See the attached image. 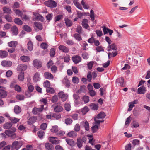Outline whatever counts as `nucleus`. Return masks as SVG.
<instances>
[{
	"mask_svg": "<svg viewBox=\"0 0 150 150\" xmlns=\"http://www.w3.org/2000/svg\"><path fill=\"white\" fill-rule=\"evenodd\" d=\"M22 145L21 142L18 141H15L12 144L11 148L13 149H15L18 150Z\"/></svg>",
	"mask_w": 150,
	"mask_h": 150,
	"instance_id": "nucleus-3",
	"label": "nucleus"
},
{
	"mask_svg": "<svg viewBox=\"0 0 150 150\" xmlns=\"http://www.w3.org/2000/svg\"><path fill=\"white\" fill-rule=\"evenodd\" d=\"M73 3L74 5L79 9L82 10L83 8L82 6L78 1V0H73Z\"/></svg>",
	"mask_w": 150,
	"mask_h": 150,
	"instance_id": "nucleus-23",
	"label": "nucleus"
},
{
	"mask_svg": "<svg viewBox=\"0 0 150 150\" xmlns=\"http://www.w3.org/2000/svg\"><path fill=\"white\" fill-rule=\"evenodd\" d=\"M58 96L63 102L65 101L68 97V95L65 94L64 92L62 91H61L58 93Z\"/></svg>",
	"mask_w": 150,
	"mask_h": 150,
	"instance_id": "nucleus-5",
	"label": "nucleus"
},
{
	"mask_svg": "<svg viewBox=\"0 0 150 150\" xmlns=\"http://www.w3.org/2000/svg\"><path fill=\"white\" fill-rule=\"evenodd\" d=\"M17 45V42L16 41H11L8 43V46L11 47H15Z\"/></svg>",
	"mask_w": 150,
	"mask_h": 150,
	"instance_id": "nucleus-30",
	"label": "nucleus"
},
{
	"mask_svg": "<svg viewBox=\"0 0 150 150\" xmlns=\"http://www.w3.org/2000/svg\"><path fill=\"white\" fill-rule=\"evenodd\" d=\"M8 55V52L5 50H0V57L3 58L6 57Z\"/></svg>",
	"mask_w": 150,
	"mask_h": 150,
	"instance_id": "nucleus-22",
	"label": "nucleus"
},
{
	"mask_svg": "<svg viewBox=\"0 0 150 150\" xmlns=\"http://www.w3.org/2000/svg\"><path fill=\"white\" fill-rule=\"evenodd\" d=\"M52 17L53 14L52 13L48 14L46 16V19L47 20L50 21L52 19Z\"/></svg>",
	"mask_w": 150,
	"mask_h": 150,
	"instance_id": "nucleus-64",
	"label": "nucleus"
},
{
	"mask_svg": "<svg viewBox=\"0 0 150 150\" xmlns=\"http://www.w3.org/2000/svg\"><path fill=\"white\" fill-rule=\"evenodd\" d=\"M86 15V13H81V12L77 11V16L78 18H81L83 16Z\"/></svg>",
	"mask_w": 150,
	"mask_h": 150,
	"instance_id": "nucleus-43",
	"label": "nucleus"
},
{
	"mask_svg": "<svg viewBox=\"0 0 150 150\" xmlns=\"http://www.w3.org/2000/svg\"><path fill=\"white\" fill-rule=\"evenodd\" d=\"M1 65L6 67H8L11 66L12 64V62L10 61H3L1 62Z\"/></svg>",
	"mask_w": 150,
	"mask_h": 150,
	"instance_id": "nucleus-11",
	"label": "nucleus"
},
{
	"mask_svg": "<svg viewBox=\"0 0 150 150\" xmlns=\"http://www.w3.org/2000/svg\"><path fill=\"white\" fill-rule=\"evenodd\" d=\"M62 82L68 88L69 87L70 85V82L67 78H64L62 80Z\"/></svg>",
	"mask_w": 150,
	"mask_h": 150,
	"instance_id": "nucleus-28",
	"label": "nucleus"
},
{
	"mask_svg": "<svg viewBox=\"0 0 150 150\" xmlns=\"http://www.w3.org/2000/svg\"><path fill=\"white\" fill-rule=\"evenodd\" d=\"M131 119L132 118L130 116H129L127 118L125 123V126H127L129 125Z\"/></svg>",
	"mask_w": 150,
	"mask_h": 150,
	"instance_id": "nucleus-50",
	"label": "nucleus"
},
{
	"mask_svg": "<svg viewBox=\"0 0 150 150\" xmlns=\"http://www.w3.org/2000/svg\"><path fill=\"white\" fill-rule=\"evenodd\" d=\"M93 133L96 132L98 129V127L97 125H94L91 127Z\"/></svg>",
	"mask_w": 150,
	"mask_h": 150,
	"instance_id": "nucleus-56",
	"label": "nucleus"
},
{
	"mask_svg": "<svg viewBox=\"0 0 150 150\" xmlns=\"http://www.w3.org/2000/svg\"><path fill=\"white\" fill-rule=\"evenodd\" d=\"M138 100H135L133 101L130 102L128 104L129 105V107L128 109L129 111H131L133 108V107L135 106V104L137 103Z\"/></svg>",
	"mask_w": 150,
	"mask_h": 150,
	"instance_id": "nucleus-8",
	"label": "nucleus"
},
{
	"mask_svg": "<svg viewBox=\"0 0 150 150\" xmlns=\"http://www.w3.org/2000/svg\"><path fill=\"white\" fill-rule=\"evenodd\" d=\"M12 33L14 35H16L18 34V30L16 26H13L11 28Z\"/></svg>",
	"mask_w": 150,
	"mask_h": 150,
	"instance_id": "nucleus-19",
	"label": "nucleus"
},
{
	"mask_svg": "<svg viewBox=\"0 0 150 150\" xmlns=\"http://www.w3.org/2000/svg\"><path fill=\"white\" fill-rule=\"evenodd\" d=\"M90 17L92 21L93 22L95 19L94 13L93 10H91L90 11Z\"/></svg>",
	"mask_w": 150,
	"mask_h": 150,
	"instance_id": "nucleus-57",
	"label": "nucleus"
},
{
	"mask_svg": "<svg viewBox=\"0 0 150 150\" xmlns=\"http://www.w3.org/2000/svg\"><path fill=\"white\" fill-rule=\"evenodd\" d=\"M88 20L84 19L82 21V26L86 29H87L89 27V25H88Z\"/></svg>",
	"mask_w": 150,
	"mask_h": 150,
	"instance_id": "nucleus-12",
	"label": "nucleus"
},
{
	"mask_svg": "<svg viewBox=\"0 0 150 150\" xmlns=\"http://www.w3.org/2000/svg\"><path fill=\"white\" fill-rule=\"evenodd\" d=\"M23 28L25 31L28 32H30L31 31V28L28 25H24L23 27Z\"/></svg>",
	"mask_w": 150,
	"mask_h": 150,
	"instance_id": "nucleus-58",
	"label": "nucleus"
},
{
	"mask_svg": "<svg viewBox=\"0 0 150 150\" xmlns=\"http://www.w3.org/2000/svg\"><path fill=\"white\" fill-rule=\"evenodd\" d=\"M40 79V74L38 72H36L35 74L33 77V80L35 82H37L39 81Z\"/></svg>",
	"mask_w": 150,
	"mask_h": 150,
	"instance_id": "nucleus-17",
	"label": "nucleus"
},
{
	"mask_svg": "<svg viewBox=\"0 0 150 150\" xmlns=\"http://www.w3.org/2000/svg\"><path fill=\"white\" fill-rule=\"evenodd\" d=\"M14 22L16 24L19 25H21L23 24V22L19 18H16L15 19L14 21Z\"/></svg>",
	"mask_w": 150,
	"mask_h": 150,
	"instance_id": "nucleus-46",
	"label": "nucleus"
},
{
	"mask_svg": "<svg viewBox=\"0 0 150 150\" xmlns=\"http://www.w3.org/2000/svg\"><path fill=\"white\" fill-rule=\"evenodd\" d=\"M21 108L19 106H15L14 108V111L15 113L18 114L21 112Z\"/></svg>",
	"mask_w": 150,
	"mask_h": 150,
	"instance_id": "nucleus-48",
	"label": "nucleus"
},
{
	"mask_svg": "<svg viewBox=\"0 0 150 150\" xmlns=\"http://www.w3.org/2000/svg\"><path fill=\"white\" fill-rule=\"evenodd\" d=\"M63 18V15H59L56 16L54 18V21L55 22H56L60 19H62Z\"/></svg>",
	"mask_w": 150,
	"mask_h": 150,
	"instance_id": "nucleus-51",
	"label": "nucleus"
},
{
	"mask_svg": "<svg viewBox=\"0 0 150 150\" xmlns=\"http://www.w3.org/2000/svg\"><path fill=\"white\" fill-rule=\"evenodd\" d=\"M64 107L65 110L67 111H69L71 110V105L69 103H66L64 105Z\"/></svg>",
	"mask_w": 150,
	"mask_h": 150,
	"instance_id": "nucleus-49",
	"label": "nucleus"
},
{
	"mask_svg": "<svg viewBox=\"0 0 150 150\" xmlns=\"http://www.w3.org/2000/svg\"><path fill=\"white\" fill-rule=\"evenodd\" d=\"M12 126L11 123L10 122H7L5 123L4 126V128L6 129H9Z\"/></svg>",
	"mask_w": 150,
	"mask_h": 150,
	"instance_id": "nucleus-39",
	"label": "nucleus"
},
{
	"mask_svg": "<svg viewBox=\"0 0 150 150\" xmlns=\"http://www.w3.org/2000/svg\"><path fill=\"white\" fill-rule=\"evenodd\" d=\"M88 45V44L84 41H82L81 42V46H83V49L84 50H86V47Z\"/></svg>",
	"mask_w": 150,
	"mask_h": 150,
	"instance_id": "nucleus-62",
	"label": "nucleus"
},
{
	"mask_svg": "<svg viewBox=\"0 0 150 150\" xmlns=\"http://www.w3.org/2000/svg\"><path fill=\"white\" fill-rule=\"evenodd\" d=\"M65 21L66 25L67 27H70L72 25V22L71 20L67 18L65 20Z\"/></svg>",
	"mask_w": 150,
	"mask_h": 150,
	"instance_id": "nucleus-40",
	"label": "nucleus"
},
{
	"mask_svg": "<svg viewBox=\"0 0 150 150\" xmlns=\"http://www.w3.org/2000/svg\"><path fill=\"white\" fill-rule=\"evenodd\" d=\"M12 131L10 130H6L5 133L7 136L10 137L12 138H15L16 137V135L15 132L16 131V129L14 127H12L11 129Z\"/></svg>",
	"mask_w": 150,
	"mask_h": 150,
	"instance_id": "nucleus-1",
	"label": "nucleus"
},
{
	"mask_svg": "<svg viewBox=\"0 0 150 150\" xmlns=\"http://www.w3.org/2000/svg\"><path fill=\"white\" fill-rule=\"evenodd\" d=\"M82 100L85 103H87L89 101V97L88 96H84L82 98Z\"/></svg>",
	"mask_w": 150,
	"mask_h": 150,
	"instance_id": "nucleus-47",
	"label": "nucleus"
},
{
	"mask_svg": "<svg viewBox=\"0 0 150 150\" xmlns=\"http://www.w3.org/2000/svg\"><path fill=\"white\" fill-rule=\"evenodd\" d=\"M66 141L67 144L70 146H74L75 144V142L72 139L67 138L66 139Z\"/></svg>",
	"mask_w": 150,
	"mask_h": 150,
	"instance_id": "nucleus-20",
	"label": "nucleus"
},
{
	"mask_svg": "<svg viewBox=\"0 0 150 150\" xmlns=\"http://www.w3.org/2000/svg\"><path fill=\"white\" fill-rule=\"evenodd\" d=\"M19 80L21 81H23L24 79V72H21L18 76Z\"/></svg>",
	"mask_w": 150,
	"mask_h": 150,
	"instance_id": "nucleus-33",
	"label": "nucleus"
},
{
	"mask_svg": "<svg viewBox=\"0 0 150 150\" xmlns=\"http://www.w3.org/2000/svg\"><path fill=\"white\" fill-rule=\"evenodd\" d=\"M67 136L70 137H75L77 136V133L73 131H71L67 133Z\"/></svg>",
	"mask_w": 150,
	"mask_h": 150,
	"instance_id": "nucleus-31",
	"label": "nucleus"
},
{
	"mask_svg": "<svg viewBox=\"0 0 150 150\" xmlns=\"http://www.w3.org/2000/svg\"><path fill=\"white\" fill-rule=\"evenodd\" d=\"M34 24L35 26L39 30H41L42 29V25L41 23L35 22H34Z\"/></svg>",
	"mask_w": 150,
	"mask_h": 150,
	"instance_id": "nucleus-29",
	"label": "nucleus"
},
{
	"mask_svg": "<svg viewBox=\"0 0 150 150\" xmlns=\"http://www.w3.org/2000/svg\"><path fill=\"white\" fill-rule=\"evenodd\" d=\"M58 49L60 50L65 53H67L69 52V49L65 46L61 45L59 46Z\"/></svg>",
	"mask_w": 150,
	"mask_h": 150,
	"instance_id": "nucleus-10",
	"label": "nucleus"
},
{
	"mask_svg": "<svg viewBox=\"0 0 150 150\" xmlns=\"http://www.w3.org/2000/svg\"><path fill=\"white\" fill-rule=\"evenodd\" d=\"M64 8L69 13H72L71 7L70 6L65 5L64 6Z\"/></svg>",
	"mask_w": 150,
	"mask_h": 150,
	"instance_id": "nucleus-45",
	"label": "nucleus"
},
{
	"mask_svg": "<svg viewBox=\"0 0 150 150\" xmlns=\"http://www.w3.org/2000/svg\"><path fill=\"white\" fill-rule=\"evenodd\" d=\"M10 120L12 123L15 124L19 122L20 119L15 117H10Z\"/></svg>",
	"mask_w": 150,
	"mask_h": 150,
	"instance_id": "nucleus-42",
	"label": "nucleus"
},
{
	"mask_svg": "<svg viewBox=\"0 0 150 150\" xmlns=\"http://www.w3.org/2000/svg\"><path fill=\"white\" fill-rule=\"evenodd\" d=\"M76 31L79 34H81L82 33V27L80 25L78 26L76 28Z\"/></svg>",
	"mask_w": 150,
	"mask_h": 150,
	"instance_id": "nucleus-59",
	"label": "nucleus"
},
{
	"mask_svg": "<svg viewBox=\"0 0 150 150\" xmlns=\"http://www.w3.org/2000/svg\"><path fill=\"white\" fill-rule=\"evenodd\" d=\"M76 144L79 148L80 149L82 147V142L81 138L77 139Z\"/></svg>",
	"mask_w": 150,
	"mask_h": 150,
	"instance_id": "nucleus-41",
	"label": "nucleus"
},
{
	"mask_svg": "<svg viewBox=\"0 0 150 150\" xmlns=\"http://www.w3.org/2000/svg\"><path fill=\"white\" fill-rule=\"evenodd\" d=\"M56 138L54 137H50L49 139V141L53 144H57L59 143L60 140H59L55 139Z\"/></svg>",
	"mask_w": 150,
	"mask_h": 150,
	"instance_id": "nucleus-14",
	"label": "nucleus"
},
{
	"mask_svg": "<svg viewBox=\"0 0 150 150\" xmlns=\"http://www.w3.org/2000/svg\"><path fill=\"white\" fill-rule=\"evenodd\" d=\"M105 116L106 115L105 113L103 112H101L97 115L96 117L98 118H104Z\"/></svg>",
	"mask_w": 150,
	"mask_h": 150,
	"instance_id": "nucleus-44",
	"label": "nucleus"
},
{
	"mask_svg": "<svg viewBox=\"0 0 150 150\" xmlns=\"http://www.w3.org/2000/svg\"><path fill=\"white\" fill-rule=\"evenodd\" d=\"M91 108L93 110H96L98 108V106L97 104L94 103H92L90 105Z\"/></svg>",
	"mask_w": 150,
	"mask_h": 150,
	"instance_id": "nucleus-36",
	"label": "nucleus"
},
{
	"mask_svg": "<svg viewBox=\"0 0 150 150\" xmlns=\"http://www.w3.org/2000/svg\"><path fill=\"white\" fill-rule=\"evenodd\" d=\"M89 110V109L87 106L84 107L80 110L81 112L83 115L86 114Z\"/></svg>",
	"mask_w": 150,
	"mask_h": 150,
	"instance_id": "nucleus-32",
	"label": "nucleus"
},
{
	"mask_svg": "<svg viewBox=\"0 0 150 150\" xmlns=\"http://www.w3.org/2000/svg\"><path fill=\"white\" fill-rule=\"evenodd\" d=\"M34 66L37 69L40 68L42 67V62L37 59L34 60L33 62Z\"/></svg>",
	"mask_w": 150,
	"mask_h": 150,
	"instance_id": "nucleus-7",
	"label": "nucleus"
},
{
	"mask_svg": "<svg viewBox=\"0 0 150 150\" xmlns=\"http://www.w3.org/2000/svg\"><path fill=\"white\" fill-rule=\"evenodd\" d=\"M45 146L47 150H53L54 147L52 145L49 143H46L45 144Z\"/></svg>",
	"mask_w": 150,
	"mask_h": 150,
	"instance_id": "nucleus-26",
	"label": "nucleus"
},
{
	"mask_svg": "<svg viewBox=\"0 0 150 150\" xmlns=\"http://www.w3.org/2000/svg\"><path fill=\"white\" fill-rule=\"evenodd\" d=\"M40 108L34 107L33 109L32 112L34 115L39 114L43 110H44V105H42Z\"/></svg>",
	"mask_w": 150,
	"mask_h": 150,
	"instance_id": "nucleus-2",
	"label": "nucleus"
},
{
	"mask_svg": "<svg viewBox=\"0 0 150 150\" xmlns=\"http://www.w3.org/2000/svg\"><path fill=\"white\" fill-rule=\"evenodd\" d=\"M27 66L26 65L20 64L18 66L17 70L18 71L24 72L23 71L27 69Z\"/></svg>",
	"mask_w": 150,
	"mask_h": 150,
	"instance_id": "nucleus-6",
	"label": "nucleus"
},
{
	"mask_svg": "<svg viewBox=\"0 0 150 150\" xmlns=\"http://www.w3.org/2000/svg\"><path fill=\"white\" fill-rule=\"evenodd\" d=\"M81 34L75 33L74 35V37L78 41H80L82 40V38L80 35Z\"/></svg>",
	"mask_w": 150,
	"mask_h": 150,
	"instance_id": "nucleus-38",
	"label": "nucleus"
},
{
	"mask_svg": "<svg viewBox=\"0 0 150 150\" xmlns=\"http://www.w3.org/2000/svg\"><path fill=\"white\" fill-rule=\"evenodd\" d=\"M107 50L108 51H110L111 50H115L117 49V47L115 43H113L111 45H109L108 47Z\"/></svg>",
	"mask_w": 150,
	"mask_h": 150,
	"instance_id": "nucleus-18",
	"label": "nucleus"
},
{
	"mask_svg": "<svg viewBox=\"0 0 150 150\" xmlns=\"http://www.w3.org/2000/svg\"><path fill=\"white\" fill-rule=\"evenodd\" d=\"M46 91L50 94H53L54 93L55 91L54 88H49L46 89Z\"/></svg>",
	"mask_w": 150,
	"mask_h": 150,
	"instance_id": "nucleus-54",
	"label": "nucleus"
},
{
	"mask_svg": "<svg viewBox=\"0 0 150 150\" xmlns=\"http://www.w3.org/2000/svg\"><path fill=\"white\" fill-rule=\"evenodd\" d=\"M55 112H59L62 111L63 110L62 107L60 105H57L54 108Z\"/></svg>",
	"mask_w": 150,
	"mask_h": 150,
	"instance_id": "nucleus-35",
	"label": "nucleus"
},
{
	"mask_svg": "<svg viewBox=\"0 0 150 150\" xmlns=\"http://www.w3.org/2000/svg\"><path fill=\"white\" fill-rule=\"evenodd\" d=\"M145 91V88L143 86L139 88L137 90V93L139 94H144Z\"/></svg>",
	"mask_w": 150,
	"mask_h": 150,
	"instance_id": "nucleus-25",
	"label": "nucleus"
},
{
	"mask_svg": "<svg viewBox=\"0 0 150 150\" xmlns=\"http://www.w3.org/2000/svg\"><path fill=\"white\" fill-rule=\"evenodd\" d=\"M3 10L4 13L11 14L12 13L11 10L8 8L4 7L3 8Z\"/></svg>",
	"mask_w": 150,
	"mask_h": 150,
	"instance_id": "nucleus-34",
	"label": "nucleus"
},
{
	"mask_svg": "<svg viewBox=\"0 0 150 150\" xmlns=\"http://www.w3.org/2000/svg\"><path fill=\"white\" fill-rule=\"evenodd\" d=\"M72 120L70 118H67L65 120V123L67 125H70L72 123Z\"/></svg>",
	"mask_w": 150,
	"mask_h": 150,
	"instance_id": "nucleus-53",
	"label": "nucleus"
},
{
	"mask_svg": "<svg viewBox=\"0 0 150 150\" xmlns=\"http://www.w3.org/2000/svg\"><path fill=\"white\" fill-rule=\"evenodd\" d=\"M40 101L42 105H44V110H47L48 104L47 99L46 98H42L40 100Z\"/></svg>",
	"mask_w": 150,
	"mask_h": 150,
	"instance_id": "nucleus-13",
	"label": "nucleus"
},
{
	"mask_svg": "<svg viewBox=\"0 0 150 150\" xmlns=\"http://www.w3.org/2000/svg\"><path fill=\"white\" fill-rule=\"evenodd\" d=\"M44 76L45 78L48 79H52L54 78L53 75L49 72H45L44 73Z\"/></svg>",
	"mask_w": 150,
	"mask_h": 150,
	"instance_id": "nucleus-15",
	"label": "nucleus"
},
{
	"mask_svg": "<svg viewBox=\"0 0 150 150\" xmlns=\"http://www.w3.org/2000/svg\"><path fill=\"white\" fill-rule=\"evenodd\" d=\"M50 54L51 57H54L55 54V50L54 48H51L50 51Z\"/></svg>",
	"mask_w": 150,
	"mask_h": 150,
	"instance_id": "nucleus-55",
	"label": "nucleus"
},
{
	"mask_svg": "<svg viewBox=\"0 0 150 150\" xmlns=\"http://www.w3.org/2000/svg\"><path fill=\"white\" fill-rule=\"evenodd\" d=\"M14 11L17 15L19 16H22V13L20 10L19 9H15L14 10Z\"/></svg>",
	"mask_w": 150,
	"mask_h": 150,
	"instance_id": "nucleus-63",
	"label": "nucleus"
},
{
	"mask_svg": "<svg viewBox=\"0 0 150 150\" xmlns=\"http://www.w3.org/2000/svg\"><path fill=\"white\" fill-rule=\"evenodd\" d=\"M7 94V93L5 90L2 89H0V98H4Z\"/></svg>",
	"mask_w": 150,
	"mask_h": 150,
	"instance_id": "nucleus-21",
	"label": "nucleus"
},
{
	"mask_svg": "<svg viewBox=\"0 0 150 150\" xmlns=\"http://www.w3.org/2000/svg\"><path fill=\"white\" fill-rule=\"evenodd\" d=\"M27 47L28 49L30 51H32L33 49V45L32 42L31 41H29L28 43Z\"/></svg>",
	"mask_w": 150,
	"mask_h": 150,
	"instance_id": "nucleus-37",
	"label": "nucleus"
},
{
	"mask_svg": "<svg viewBox=\"0 0 150 150\" xmlns=\"http://www.w3.org/2000/svg\"><path fill=\"white\" fill-rule=\"evenodd\" d=\"M34 89V86L32 85H30L28 86V89L29 91H27L25 92L26 95L28 96V97H30L31 96L30 93L29 92H31L33 91Z\"/></svg>",
	"mask_w": 150,
	"mask_h": 150,
	"instance_id": "nucleus-16",
	"label": "nucleus"
},
{
	"mask_svg": "<svg viewBox=\"0 0 150 150\" xmlns=\"http://www.w3.org/2000/svg\"><path fill=\"white\" fill-rule=\"evenodd\" d=\"M44 86L47 88H48L50 87V83L49 81H46L44 83H43Z\"/></svg>",
	"mask_w": 150,
	"mask_h": 150,
	"instance_id": "nucleus-61",
	"label": "nucleus"
},
{
	"mask_svg": "<svg viewBox=\"0 0 150 150\" xmlns=\"http://www.w3.org/2000/svg\"><path fill=\"white\" fill-rule=\"evenodd\" d=\"M72 59L74 63L76 64L81 62V58L79 56L76 55L72 57Z\"/></svg>",
	"mask_w": 150,
	"mask_h": 150,
	"instance_id": "nucleus-9",
	"label": "nucleus"
},
{
	"mask_svg": "<svg viewBox=\"0 0 150 150\" xmlns=\"http://www.w3.org/2000/svg\"><path fill=\"white\" fill-rule=\"evenodd\" d=\"M87 78L88 82H91L92 79V74L90 71H89L88 73Z\"/></svg>",
	"mask_w": 150,
	"mask_h": 150,
	"instance_id": "nucleus-52",
	"label": "nucleus"
},
{
	"mask_svg": "<svg viewBox=\"0 0 150 150\" xmlns=\"http://www.w3.org/2000/svg\"><path fill=\"white\" fill-rule=\"evenodd\" d=\"M46 5L48 7L50 8H55L57 5V3L52 0H48L45 2Z\"/></svg>",
	"mask_w": 150,
	"mask_h": 150,
	"instance_id": "nucleus-4",
	"label": "nucleus"
},
{
	"mask_svg": "<svg viewBox=\"0 0 150 150\" xmlns=\"http://www.w3.org/2000/svg\"><path fill=\"white\" fill-rule=\"evenodd\" d=\"M21 60L24 62H27L30 61V59L28 56H22L20 57Z\"/></svg>",
	"mask_w": 150,
	"mask_h": 150,
	"instance_id": "nucleus-27",
	"label": "nucleus"
},
{
	"mask_svg": "<svg viewBox=\"0 0 150 150\" xmlns=\"http://www.w3.org/2000/svg\"><path fill=\"white\" fill-rule=\"evenodd\" d=\"M82 57L85 59H87L89 58L88 54L87 52H83L82 54Z\"/></svg>",
	"mask_w": 150,
	"mask_h": 150,
	"instance_id": "nucleus-60",
	"label": "nucleus"
},
{
	"mask_svg": "<svg viewBox=\"0 0 150 150\" xmlns=\"http://www.w3.org/2000/svg\"><path fill=\"white\" fill-rule=\"evenodd\" d=\"M36 119L35 117H32L28 119L27 121L28 124L29 125L32 124L35 122Z\"/></svg>",
	"mask_w": 150,
	"mask_h": 150,
	"instance_id": "nucleus-24",
	"label": "nucleus"
}]
</instances>
